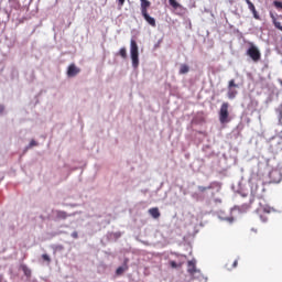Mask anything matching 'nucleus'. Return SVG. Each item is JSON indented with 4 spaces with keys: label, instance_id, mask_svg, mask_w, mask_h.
<instances>
[{
    "label": "nucleus",
    "instance_id": "nucleus-1",
    "mask_svg": "<svg viewBox=\"0 0 282 282\" xmlns=\"http://www.w3.org/2000/svg\"><path fill=\"white\" fill-rule=\"evenodd\" d=\"M141 1V14L143 19L151 25L152 28H155V19L149 15V8H151V1L149 0H140Z\"/></svg>",
    "mask_w": 282,
    "mask_h": 282
},
{
    "label": "nucleus",
    "instance_id": "nucleus-2",
    "mask_svg": "<svg viewBox=\"0 0 282 282\" xmlns=\"http://www.w3.org/2000/svg\"><path fill=\"white\" fill-rule=\"evenodd\" d=\"M130 56L132 61V67L140 65V53L138 51V42L135 40L130 41Z\"/></svg>",
    "mask_w": 282,
    "mask_h": 282
},
{
    "label": "nucleus",
    "instance_id": "nucleus-3",
    "mask_svg": "<svg viewBox=\"0 0 282 282\" xmlns=\"http://www.w3.org/2000/svg\"><path fill=\"white\" fill-rule=\"evenodd\" d=\"M230 105L228 102H223L219 110V122L220 124H227V122H230V113L228 112V108Z\"/></svg>",
    "mask_w": 282,
    "mask_h": 282
},
{
    "label": "nucleus",
    "instance_id": "nucleus-4",
    "mask_svg": "<svg viewBox=\"0 0 282 282\" xmlns=\"http://www.w3.org/2000/svg\"><path fill=\"white\" fill-rule=\"evenodd\" d=\"M249 48L247 50V56H250L253 63H259L261 61V51L253 43H249Z\"/></svg>",
    "mask_w": 282,
    "mask_h": 282
},
{
    "label": "nucleus",
    "instance_id": "nucleus-5",
    "mask_svg": "<svg viewBox=\"0 0 282 282\" xmlns=\"http://www.w3.org/2000/svg\"><path fill=\"white\" fill-rule=\"evenodd\" d=\"M187 273L192 279H202V271L197 269L195 260H189L187 262Z\"/></svg>",
    "mask_w": 282,
    "mask_h": 282
},
{
    "label": "nucleus",
    "instance_id": "nucleus-6",
    "mask_svg": "<svg viewBox=\"0 0 282 282\" xmlns=\"http://www.w3.org/2000/svg\"><path fill=\"white\" fill-rule=\"evenodd\" d=\"M234 88H239V85L235 83V79H231L228 83V93H227L229 100H235V98H237L238 91Z\"/></svg>",
    "mask_w": 282,
    "mask_h": 282
},
{
    "label": "nucleus",
    "instance_id": "nucleus-7",
    "mask_svg": "<svg viewBox=\"0 0 282 282\" xmlns=\"http://www.w3.org/2000/svg\"><path fill=\"white\" fill-rule=\"evenodd\" d=\"M256 213L257 215H259V218L261 219V221L265 223L268 221V216L265 215H270V207L265 205H260V207L256 209Z\"/></svg>",
    "mask_w": 282,
    "mask_h": 282
},
{
    "label": "nucleus",
    "instance_id": "nucleus-8",
    "mask_svg": "<svg viewBox=\"0 0 282 282\" xmlns=\"http://www.w3.org/2000/svg\"><path fill=\"white\" fill-rule=\"evenodd\" d=\"M271 147L274 153H282V135L273 138Z\"/></svg>",
    "mask_w": 282,
    "mask_h": 282
},
{
    "label": "nucleus",
    "instance_id": "nucleus-9",
    "mask_svg": "<svg viewBox=\"0 0 282 282\" xmlns=\"http://www.w3.org/2000/svg\"><path fill=\"white\" fill-rule=\"evenodd\" d=\"M80 74V68L76 66V64H70L67 68L68 78H74Z\"/></svg>",
    "mask_w": 282,
    "mask_h": 282
},
{
    "label": "nucleus",
    "instance_id": "nucleus-10",
    "mask_svg": "<svg viewBox=\"0 0 282 282\" xmlns=\"http://www.w3.org/2000/svg\"><path fill=\"white\" fill-rule=\"evenodd\" d=\"M128 262H129V260L126 259L123 262V265L117 268V270H116L117 276H122V274H124V272H127V270H129V265L127 264Z\"/></svg>",
    "mask_w": 282,
    "mask_h": 282
},
{
    "label": "nucleus",
    "instance_id": "nucleus-11",
    "mask_svg": "<svg viewBox=\"0 0 282 282\" xmlns=\"http://www.w3.org/2000/svg\"><path fill=\"white\" fill-rule=\"evenodd\" d=\"M246 3L248 6V9L250 10V12H252L253 19L259 20V12H257V8L254 7V3H252V1H250V0H246Z\"/></svg>",
    "mask_w": 282,
    "mask_h": 282
},
{
    "label": "nucleus",
    "instance_id": "nucleus-12",
    "mask_svg": "<svg viewBox=\"0 0 282 282\" xmlns=\"http://www.w3.org/2000/svg\"><path fill=\"white\" fill-rule=\"evenodd\" d=\"M149 215H151L153 219H160V209L158 207H152L149 209Z\"/></svg>",
    "mask_w": 282,
    "mask_h": 282
},
{
    "label": "nucleus",
    "instance_id": "nucleus-13",
    "mask_svg": "<svg viewBox=\"0 0 282 282\" xmlns=\"http://www.w3.org/2000/svg\"><path fill=\"white\" fill-rule=\"evenodd\" d=\"M53 213L55 214L56 219H67V217H70V215L63 210H55Z\"/></svg>",
    "mask_w": 282,
    "mask_h": 282
},
{
    "label": "nucleus",
    "instance_id": "nucleus-14",
    "mask_svg": "<svg viewBox=\"0 0 282 282\" xmlns=\"http://www.w3.org/2000/svg\"><path fill=\"white\" fill-rule=\"evenodd\" d=\"M217 186V183H210L208 186H198L199 193H206V191H210Z\"/></svg>",
    "mask_w": 282,
    "mask_h": 282
},
{
    "label": "nucleus",
    "instance_id": "nucleus-15",
    "mask_svg": "<svg viewBox=\"0 0 282 282\" xmlns=\"http://www.w3.org/2000/svg\"><path fill=\"white\" fill-rule=\"evenodd\" d=\"M21 270L24 273V276H28V279H30V276H32V270H30V268H28V265L22 264Z\"/></svg>",
    "mask_w": 282,
    "mask_h": 282
},
{
    "label": "nucleus",
    "instance_id": "nucleus-16",
    "mask_svg": "<svg viewBox=\"0 0 282 282\" xmlns=\"http://www.w3.org/2000/svg\"><path fill=\"white\" fill-rule=\"evenodd\" d=\"M188 72H191V68L188 67V65L182 64L180 67L178 74H188Z\"/></svg>",
    "mask_w": 282,
    "mask_h": 282
},
{
    "label": "nucleus",
    "instance_id": "nucleus-17",
    "mask_svg": "<svg viewBox=\"0 0 282 282\" xmlns=\"http://www.w3.org/2000/svg\"><path fill=\"white\" fill-rule=\"evenodd\" d=\"M170 6L174 9L177 10L178 8H182V4L177 2V0H169Z\"/></svg>",
    "mask_w": 282,
    "mask_h": 282
},
{
    "label": "nucleus",
    "instance_id": "nucleus-18",
    "mask_svg": "<svg viewBox=\"0 0 282 282\" xmlns=\"http://www.w3.org/2000/svg\"><path fill=\"white\" fill-rule=\"evenodd\" d=\"M117 56H121V58H127V47H121L119 52L117 53Z\"/></svg>",
    "mask_w": 282,
    "mask_h": 282
},
{
    "label": "nucleus",
    "instance_id": "nucleus-19",
    "mask_svg": "<svg viewBox=\"0 0 282 282\" xmlns=\"http://www.w3.org/2000/svg\"><path fill=\"white\" fill-rule=\"evenodd\" d=\"M170 265L171 268H173L174 270L177 269V268H182V263H177L173 260L170 261Z\"/></svg>",
    "mask_w": 282,
    "mask_h": 282
},
{
    "label": "nucleus",
    "instance_id": "nucleus-20",
    "mask_svg": "<svg viewBox=\"0 0 282 282\" xmlns=\"http://www.w3.org/2000/svg\"><path fill=\"white\" fill-rule=\"evenodd\" d=\"M42 259L44 261H47V263H50V261H52V259H50V256H47V253L42 254Z\"/></svg>",
    "mask_w": 282,
    "mask_h": 282
},
{
    "label": "nucleus",
    "instance_id": "nucleus-21",
    "mask_svg": "<svg viewBox=\"0 0 282 282\" xmlns=\"http://www.w3.org/2000/svg\"><path fill=\"white\" fill-rule=\"evenodd\" d=\"M273 4L275 6V8L282 10V2L281 1H274Z\"/></svg>",
    "mask_w": 282,
    "mask_h": 282
},
{
    "label": "nucleus",
    "instance_id": "nucleus-22",
    "mask_svg": "<svg viewBox=\"0 0 282 282\" xmlns=\"http://www.w3.org/2000/svg\"><path fill=\"white\" fill-rule=\"evenodd\" d=\"M39 143H36L34 140H31L29 147L32 148V147H36Z\"/></svg>",
    "mask_w": 282,
    "mask_h": 282
},
{
    "label": "nucleus",
    "instance_id": "nucleus-23",
    "mask_svg": "<svg viewBox=\"0 0 282 282\" xmlns=\"http://www.w3.org/2000/svg\"><path fill=\"white\" fill-rule=\"evenodd\" d=\"M72 237H73V239H78V231H74V232L72 234Z\"/></svg>",
    "mask_w": 282,
    "mask_h": 282
},
{
    "label": "nucleus",
    "instance_id": "nucleus-24",
    "mask_svg": "<svg viewBox=\"0 0 282 282\" xmlns=\"http://www.w3.org/2000/svg\"><path fill=\"white\" fill-rule=\"evenodd\" d=\"M248 208H250V205H242V206H241V209H242V210H248Z\"/></svg>",
    "mask_w": 282,
    "mask_h": 282
},
{
    "label": "nucleus",
    "instance_id": "nucleus-25",
    "mask_svg": "<svg viewBox=\"0 0 282 282\" xmlns=\"http://www.w3.org/2000/svg\"><path fill=\"white\" fill-rule=\"evenodd\" d=\"M6 111V107L3 105H0V113H3Z\"/></svg>",
    "mask_w": 282,
    "mask_h": 282
},
{
    "label": "nucleus",
    "instance_id": "nucleus-26",
    "mask_svg": "<svg viewBox=\"0 0 282 282\" xmlns=\"http://www.w3.org/2000/svg\"><path fill=\"white\" fill-rule=\"evenodd\" d=\"M118 1H119L120 8H122V6H124V0H118Z\"/></svg>",
    "mask_w": 282,
    "mask_h": 282
},
{
    "label": "nucleus",
    "instance_id": "nucleus-27",
    "mask_svg": "<svg viewBox=\"0 0 282 282\" xmlns=\"http://www.w3.org/2000/svg\"><path fill=\"white\" fill-rule=\"evenodd\" d=\"M238 263L239 262L237 260H235L234 263H232V268H237Z\"/></svg>",
    "mask_w": 282,
    "mask_h": 282
},
{
    "label": "nucleus",
    "instance_id": "nucleus-28",
    "mask_svg": "<svg viewBox=\"0 0 282 282\" xmlns=\"http://www.w3.org/2000/svg\"><path fill=\"white\" fill-rule=\"evenodd\" d=\"M252 182H254V178L253 177L249 178V183L252 184Z\"/></svg>",
    "mask_w": 282,
    "mask_h": 282
},
{
    "label": "nucleus",
    "instance_id": "nucleus-29",
    "mask_svg": "<svg viewBox=\"0 0 282 282\" xmlns=\"http://www.w3.org/2000/svg\"><path fill=\"white\" fill-rule=\"evenodd\" d=\"M3 281V276H0V282Z\"/></svg>",
    "mask_w": 282,
    "mask_h": 282
},
{
    "label": "nucleus",
    "instance_id": "nucleus-30",
    "mask_svg": "<svg viewBox=\"0 0 282 282\" xmlns=\"http://www.w3.org/2000/svg\"><path fill=\"white\" fill-rule=\"evenodd\" d=\"M253 232H257V229H251Z\"/></svg>",
    "mask_w": 282,
    "mask_h": 282
},
{
    "label": "nucleus",
    "instance_id": "nucleus-31",
    "mask_svg": "<svg viewBox=\"0 0 282 282\" xmlns=\"http://www.w3.org/2000/svg\"><path fill=\"white\" fill-rule=\"evenodd\" d=\"M280 116H282V111L280 112Z\"/></svg>",
    "mask_w": 282,
    "mask_h": 282
}]
</instances>
